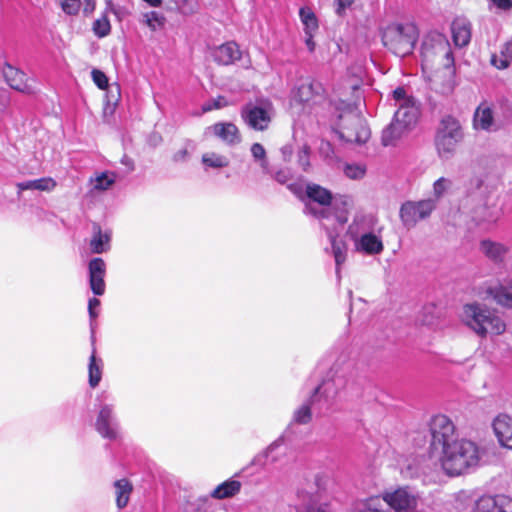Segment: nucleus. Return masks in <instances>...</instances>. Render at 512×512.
Wrapping results in <instances>:
<instances>
[{
    "label": "nucleus",
    "mask_w": 512,
    "mask_h": 512,
    "mask_svg": "<svg viewBox=\"0 0 512 512\" xmlns=\"http://www.w3.org/2000/svg\"><path fill=\"white\" fill-rule=\"evenodd\" d=\"M462 207L476 226L485 229L493 227L503 216L496 188L483 181L478 183L476 191L467 196Z\"/></svg>",
    "instance_id": "nucleus-1"
},
{
    "label": "nucleus",
    "mask_w": 512,
    "mask_h": 512,
    "mask_svg": "<svg viewBox=\"0 0 512 512\" xmlns=\"http://www.w3.org/2000/svg\"><path fill=\"white\" fill-rule=\"evenodd\" d=\"M449 476L461 475L476 467L480 461L478 446L466 439L454 440L433 457Z\"/></svg>",
    "instance_id": "nucleus-2"
},
{
    "label": "nucleus",
    "mask_w": 512,
    "mask_h": 512,
    "mask_svg": "<svg viewBox=\"0 0 512 512\" xmlns=\"http://www.w3.org/2000/svg\"><path fill=\"white\" fill-rule=\"evenodd\" d=\"M334 105L340 138L349 143H365L370 137V130L356 104L339 100Z\"/></svg>",
    "instance_id": "nucleus-3"
},
{
    "label": "nucleus",
    "mask_w": 512,
    "mask_h": 512,
    "mask_svg": "<svg viewBox=\"0 0 512 512\" xmlns=\"http://www.w3.org/2000/svg\"><path fill=\"white\" fill-rule=\"evenodd\" d=\"M462 322L479 336L487 334L499 335L505 331V323L491 309L479 303L463 306L461 312Z\"/></svg>",
    "instance_id": "nucleus-4"
},
{
    "label": "nucleus",
    "mask_w": 512,
    "mask_h": 512,
    "mask_svg": "<svg viewBox=\"0 0 512 512\" xmlns=\"http://www.w3.org/2000/svg\"><path fill=\"white\" fill-rule=\"evenodd\" d=\"M417 39V28L410 23L390 24L382 33L384 46L393 54L400 57H405L413 52Z\"/></svg>",
    "instance_id": "nucleus-5"
},
{
    "label": "nucleus",
    "mask_w": 512,
    "mask_h": 512,
    "mask_svg": "<svg viewBox=\"0 0 512 512\" xmlns=\"http://www.w3.org/2000/svg\"><path fill=\"white\" fill-rule=\"evenodd\" d=\"M463 130L458 120L448 116L441 120L435 136L438 156L443 160L451 159L463 139Z\"/></svg>",
    "instance_id": "nucleus-6"
},
{
    "label": "nucleus",
    "mask_w": 512,
    "mask_h": 512,
    "mask_svg": "<svg viewBox=\"0 0 512 512\" xmlns=\"http://www.w3.org/2000/svg\"><path fill=\"white\" fill-rule=\"evenodd\" d=\"M308 201L305 205V212L323 223L330 222L332 194L326 188L317 184H308L306 188Z\"/></svg>",
    "instance_id": "nucleus-7"
},
{
    "label": "nucleus",
    "mask_w": 512,
    "mask_h": 512,
    "mask_svg": "<svg viewBox=\"0 0 512 512\" xmlns=\"http://www.w3.org/2000/svg\"><path fill=\"white\" fill-rule=\"evenodd\" d=\"M421 55L425 66L437 62L448 67L454 62L450 43L442 34L427 38L422 45Z\"/></svg>",
    "instance_id": "nucleus-8"
},
{
    "label": "nucleus",
    "mask_w": 512,
    "mask_h": 512,
    "mask_svg": "<svg viewBox=\"0 0 512 512\" xmlns=\"http://www.w3.org/2000/svg\"><path fill=\"white\" fill-rule=\"evenodd\" d=\"M431 443L429 449V460L433 461L436 453L454 441L455 426L446 415H435L429 421Z\"/></svg>",
    "instance_id": "nucleus-9"
},
{
    "label": "nucleus",
    "mask_w": 512,
    "mask_h": 512,
    "mask_svg": "<svg viewBox=\"0 0 512 512\" xmlns=\"http://www.w3.org/2000/svg\"><path fill=\"white\" fill-rule=\"evenodd\" d=\"M394 512H424V503L414 489L405 486L385 493L381 498Z\"/></svg>",
    "instance_id": "nucleus-10"
},
{
    "label": "nucleus",
    "mask_w": 512,
    "mask_h": 512,
    "mask_svg": "<svg viewBox=\"0 0 512 512\" xmlns=\"http://www.w3.org/2000/svg\"><path fill=\"white\" fill-rule=\"evenodd\" d=\"M274 116L273 105L269 101L249 103L241 111V117L245 124L257 131L266 130Z\"/></svg>",
    "instance_id": "nucleus-11"
},
{
    "label": "nucleus",
    "mask_w": 512,
    "mask_h": 512,
    "mask_svg": "<svg viewBox=\"0 0 512 512\" xmlns=\"http://www.w3.org/2000/svg\"><path fill=\"white\" fill-rule=\"evenodd\" d=\"M393 98L396 102L395 105L398 106L393 119L411 130L417 122L419 106L414 98L408 96L405 89L401 87L393 91Z\"/></svg>",
    "instance_id": "nucleus-12"
},
{
    "label": "nucleus",
    "mask_w": 512,
    "mask_h": 512,
    "mask_svg": "<svg viewBox=\"0 0 512 512\" xmlns=\"http://www.w3.org/2000/svg\"><path fill=\"white\" fill-rule=\"evenodd\" d=\"M436 208V200L424 199L420 201H406L400 208V219L402 224L411 229L416 226L419 221L430 217Z\"/></svg>",
    "instance_id": "nucleus-13"
},
{
    "label": "nucleus",
    "mask_w": 512,
    "mask_h": 512,
    "mask_svg": "<svg viewBox=\"0 0 512 512\" xmlns=\"http://www.w3.org/2000/svg\"><path fill=\"white\" fill-rule=\"evenodd\" d=\"M479 251L497 268L507 267L510 255V246L507 244L487 238L480 241Z\"/></svg>",
    "instance_id": "nucleus-14"
},
{
    "label": "nucleus",
    "mask_w": 512,
    "mask_h": 512,
    "mask_svg": "<svg viewBox=\"0 0 512 512\" xmlns=\"http://www.w3.org/2000/svg\"><path fill=\"white\" fill-rule=\"evenodd\" d=\"M97 432L104 438L115 440L118 437V422L112 405H102L95 423Z\"/></svg>",
    "instance_id": "nucleus-15"
},
{
    "label": "nucleus",
    "mask_w": 512,
    "mask_h": 512,
    "mask_svg": "<svg viewBox=\"0 0 512 512\" xmlns=\"http://www.w3.org/2000/svg\"><path fill=\"white\" fill-rule=\"evenodd\" d=\"M1 73L10 88L24 94L34 92V87L31 85L27 75L19 68L5 62L1 67Z\"/></svg>",
    "instance_id": "nucleus-16"
},
{
    "label": "nucleus",
    "mask_w": 512,
    "mask_h": 512,
    "mask_svg": "<svg viewBox=\"0 0 512 512\" xmlns=\"http://www.w3.org/2000/svg\"><path fill=\"white\" fill-rule=\"evenodd\" d=\"M354 206L352 197L339 195L332 199L330 225L344 228L348 221V215Z\"/></svg>",
    "instance_id": "nucleus-17"
},
{
    "label": "nucleus",
    "mask_w": 512,
    "mask_h": 512,
    "mask_svg": "<svg viewBox=\"0 0 512 512\" xmlns=\"http://www.w3.org/2000/svg\"><path fill=\"white\" fill-rule=\"evenodd\" d=\"M322 227L326 231L331 243L332 254L336 263V272L339 274L340 266L346 261L347 257V245L342 239H339V235L343 228L332 226L330 223L325 222Z\"/></svg>",
    "instance_id": "nucleus-18"
},
{
    "label": "nucleus",
    "mask_w": 512,
    "mask_h": 512,
    "mask_svg": "<svg viewBox=\"0 0 512 512\" xmlns=\"http://www.w3.org/2000/svg\"><path fill=\"white\" fill-rule=\"evenodd\" d=\"M206 133L219 138L228 146H236L242 141L238 127L232 122L215 123L206 129Z\"/></svg>",
    "instance_id": "nucleus-19"
},
{
    "label": "nucleus",
    "mask_w": 512,
    "mask_h": 512,
    "mask_svg": "<svg viewBox=\"0 0 512 512\" xmlns=\"http://www.w3.org/2000/svg\"><path fill=\"white\" fill-rule=\"evenodd\" d=\"M474 512H512V498L505 495L483 496L477 500Z\"/></svg>",
    "instance_id": "nucleus-20"
},
{
    "label": "nucleus",
    "mask_w": 512,
    "mask_h": 512,
    "mask_svg": "<svg viewBox=\"0 0 512 512\" xmlns=\"http://www.w3.org/2000/svg\"><path fill=\"white\" fill-rule=\"evenodd\" d=\"M283 443L284 438L279 437L265 450L255 455L251 461V464L263 468L267 464H275L279 462L286 455L285 451L282 449Z\"/></svg>",
    "instance_id": "nucleus-21"
},
{
    "label": "nucleus",
    "mask_w": 512,
    "mask_h": 512,
    "mask_svg": "<svg viewBox=\"0 0 512 512\" xmlns=\"http://www.w3.org/2000/svg\"><path fill=\"white\" fill-rule=\"evenodd\" d=\"M89 284L95 295L101 296L105 292L106 264L101 258H93L88 265Z\"/></svg>",
    "instance_id": "nucleus-22"
},
{
    "label": "nucleus",
    "mask_w": 512,
    "mask_h": 512,
    "mask_svg": "<svg viewBox=\"0 0 512 512\" xmlns=\"http://www.w3.org/2000/svg\"><path fill=\"white\" fill-rule=\"evenodd\" d=\"M297 512H325L320 503V495L317 491L299 489L297 491Z\"/></svg>",
    "instance_id": "nucleus-23"
},
{
    "label": "nucleus",
    "mask_w": 512,
    "mask_h": 512,
    "mask_svg": "<svg viewBox=\"0 0 512 512\" xmlns=\"http://www.w3.org/2000/svg\"><path fill=\"white\" fill-rule=\"evenodd\" d=\"M493 430L499 443L512 449V418L506 414L498 415L493 421Z\"/></svg>",
    "instance_id": "nucleus-24"
},
{
    "label": "nucleus",
    "mask_w": 512,
    "mask_h": 512,
    "mask_svg": "<svg viewBox=\"0 0 512 512\" xmlns=\"http://www.w3.org/2000/svg\"><path fill=\"white\" fill-rule=\"evenodd\" d=\"M354 247L356 251L367 255L380 254L384 249L381 237L371 231L356 240Z\"/></svg>",
    "instance_id": "nucleus-25"
},
{
    "label": "nucleus",
    "mask_w": 512,
    "mask_h": 512,
    "mask_svg": "<svg viewBox=\"0 0 512 512\" xmlns=\"http://www.w3.org/2000/svg\"><path fill=\"white\" fill-rule=\"evenodd\" d=\"M212 55L217 63L230 65L241 58V51L237 43L231 41L216 47Z\"/></svg>",
    "instance_id": "nucleus-26"
},
{
    "label": "nucleus",
    "mask_w": 512,
    "mask_h": 512,
    "mask_svg": "<svg viewBox=\"0 0 512 512\" xmlns=\"http://www.w3.org/2000/svg\"><path fill=\"white\" fill-rule=\"evenodd\" d=\"M454 44L458 47H464L471 40V24L465 18H457L451 25Z\"/></svg>",
    "instance_id": "nucleus-27"
},
{
    "label": "nucleus",
    "mask_w": 512,
    "mask_h": 512,
    "mask_svg": "<svg viewBox=\"0 0 512 512\" xmlns=\"http://www.w3.org/2000/svg\"><path fill=\"white\" fill-rule=\"evenodd\" d=\"M473 125L477 130L491 131L494 129L493 111L488 103L478 106L474 113Z\"/></svg>",
    "instance_id": "nucleus-28"
},
{
    "label": "nucleus",
    "mask_w": 512,
    "mask_h": 512,
    "mask_svg": "<svg viewBox=\"0 0 512 512\" xmlns=\"http://www.w3.org/2000/svg\"><path fill=\"white\" fill-rule=\"evenodd\" d=\"M409 131V129L403 127L402 124L396 122L393 119L392 122L382 131V144L384 146H395L404 136L409 133Z\"/></svg>",
    "instance_id": "nucleus-29"
},
{
    "label": "nucleus",
    "mask_w": 512,
    "mask_h": 512,
    "mask_svg": "<svg viewBox=\"0 0 512 512\" xmlns=\"http://www.w3.org/2000/svg\"><path fill=\"white\" fill-rule=\"evenodd\" d=\"M344 386V379L341 376H335L331 379L324 380L315 390V395L312 397L314 402L319 397L331 399L335 397L338 390Z\"/></svg>",
    "instance_id": "nucleus-30"
},
{
    "label": "nucleus",
    "mask_w": 512,
    "mask_h": 512,
    "mask_svg": "<svg viewBox=\"0 0 512 512\" xmlns=\"http://www.w3.org/2000/svg\"><path fill=\"white\" fill-rule=\"evenodd\" d=\"M424 459L421 457H414L406 460L401 465V474L406 478L418 477L421 474H427L428 464H424Z\"/></svg>",
    "instance_id": "nucleus-31"
},
{
    "label": "nucleus",
    "mask_w": 512,
    "mask_h": 512,
    "mask_svg": "<svg viewBox=\"0 0 512 512\" xmlns=\"http://www.w3.org/2000/svg\"><path fill=\"white\" fill-rule=\"evenodd\" d=\"M56 187V181L51 177H44L35 180H28L17 184L18 190H38L50 192Z\"/></svg>",
    "instance_id": "nucleus-32"
},
{
    "label": "nucleus",
    "mask_w": 512,
    "mask_h": 512,
    "mask_svg": "<svg viewBox=\"0 0 512 512\" xmlns=\"http://www.w3.org/2000/svg\"><path fill=\"white\" fill-rule=\"evenodd\" d=\"M102 367L103 362L100 358L96 357V349L93 346L92 353L89 359V385L92 388H95L99 385L102 378Z\"/></svg>",
    "instance_id": "nucleus-33"
},
{
    "label": "nucleus",
    "mask_w": 512,
    "mask_h": 512,
    "mask_svg": "<svg viewBox=\"0 0 512 512\" xmlns=\"http://www.w3.org/2000/svg\"><path fill=\"white\" fill-rule=\"evenodd\" d=\"M110 234L108 232H102L100 227H94V234L90 241V247L92 252L101 254L109 249Z\"/></svg>",
    "instance_id": "nucleus-34"
},
{
    "label": "nucleus",
    "mask_w": 512,
    "mask_h": 512,
    "mask_svg": "<svg viewBox=\"0 0 512 512\" xmlns=\"http://www.w3.org/2000/svg\"><path fill=\"white\" fill-rule=\"evenodd\" d=\"M241 483L236 480L225 481L224 483L218 485L211 496L215 499H225L228 497H232L240 491Z\"/></svg>",
    "instance_id": "nucleus-35"
},
{
    "label": "nucleus",
    "mask_w": 512,
    "mask_h": 512,
    "mask_svg": "<svg viewBox=\"0 0 512 512\" xmlns=\"http://www.w3.org/2000/svg\"><path fill=\"white\" fill-rule=\"evenodd\" d=\"M116 493V503L118 508H124L129 501L132 486L126 479L117 480L114 484Z\"/></svg>",
    "instance_id": "nucleus-36"
},
{
    "label": "nucleus",
    "mask_w": 512,
    "mask_h": 512,
    "mask_svg": "<svg viewBox=\"0 0 512 512\" xmlns=\"http://www.w3.org/2000/svg\"><path fill=\"white\" fill-rule=\"evenodd\" d=\"M229 159L216 152H206L202 155V164L206 168L221 169L229 166Z\"/></svg>",
    "instance_id": "nucleus-37"
},
{
    "label": "nucleus",
    "mask_w": 512,
    "mask_h": 512,
    "mask_svg": "<svg viewBox=\"0 0 512 512\" xmlns=\"http://www.w3.org/2000/svg\"><path fill=\"white\" fill-rule=\"evenodd\" d=\"M368 231H370V227L367 221L364 218H355L348 226L346 234L355 243Z\"/></svg>",
    "instance_id": "nucleus-38"
},
{
    "label": "nucleus",
    "mask_w": 512,
    "mask_h": 512,
    "mask_svg": "<svg viewBox=\"0 0 512 512\" xmlns=\"http://www.w3.org/2000/svg\"><path fill=\"white\" fill-rule=\"evenodd\" d=\"M352 512H385L384 501L381 497H372L366 501L357 503Z\"/></svg>",
    "instance_id": "nucleus-39"
},
{
    "label": "nucleus",
    "mask_w": 512,
    "mask_h": 512,
    "mask_svg": "<svg viewBox=\"0 0 512 512\" xmlns=\"http://www.w3.org/2000/svg\"><path fill=\"white\" fill-rule=\"evenodd\" d=\"M453 181L450 178L440 177L433 183V196L434 200L443 197L447 192L452 189Z\"/></svg>",
    "instance_id": "nucleus-40"
},
{
    "label": "nucleus",
    "mask_w": 512,
    "mask_h": 512,
    "mask_svg": "<svg viewBox=\"0 0 512 512\" xmlns=\"http://www.w3.org/2000/svg\"><path fill=\"white\" fill-rule=\"evenodd\" d=\"M90 181L95 190L105 191L115 183V177L113 174L109 175V173L103 172Z\"/></svg>",
    "instance_id": "nucleus-41"
},
{
    "label": "nucleus",
    "mask_w": 512,
    "mask_h": 512,
    "mask_svg": "<svg viewBox=\"0 0 512 512\" xmlns=\"http://www.w3.org/2000/svg\"><path fill=\"white\" fill-rule=\"evenodd\" d=\"M300 18L305 27V32H315L318 28V22L315 14L309 8L300 9Z\"/></svg>",
    "instance_id": "nucleus-42"
},
{
    "label": "nucleus",
    "mask_w": 512,
    "mask_h": 512,
    "mask_svg": "<svg viewBox=\"0 0 512 512\" xmlns=\"http://www.w3.org/2000/svg\"><path fill=\"white\" fill-rule=\"evenodd\" d=\"M315 93L314 84L302 83L295 94V99L302 103L310 102Z\"/></svg>",
    "instance_id": "nucleus-43"
},
{
    "label": "nucleus",
    "mask_w": 512,
    "mask_h": 512,
    "mask_svg": "<svg viewBox=\"0 0 512 512\" xmlns=\"http://www.w3.org/2000/svg\"><path fill=\"white\" fill-rule=\"evenodd\" d=\"M251 154L253 158L259 162L261 168L268 172V161L266 158V151L260 143H254L251 147Z\"/></svg>",
    "instance_id": "nucleus-44"
},
{
    "label": "nucleus",
    "mask_w": 512,
    "mask_h": 512,
    "mask_svg": "<svg viewBox=\"0 0 512 512\" xmlns=\"http://www.w3.org/2000/svg\"><path fill=\"white\" fill-rule=\"evenodd\" d=\"M143 22L151 29L156 30L164 25L165 18L156 11H151L143 15Z\"/></svg>",
    "instance_id": "nucleus-45"
},
{
    "label": "nucleus",
    "mask_w": 512,
    "mask_h": 512,
    "mask_svg": "<svg viewBox=\"0 0 512 512\" xmlns=\"http://www.w3.org/2000/svg\"><path fill=\"white\" fill-rule=\"evenodd\" d=\"M93 31L100 38L107 36L111 31L109 19L106 16H102L95 20L93 24Z\"/></svg>",
    "instance_id": "nucleus-46"
},
{
    "label": "nucleus",
    "mask_w": 512,
    "mask_h": 512,
    "mask_svg": "<svg viewBox=\"0 0 512 512\" xmlns=\"http://www.w3.org/2000/svg\"><path fill=\"white\" fill-rule=\"evenodd\" d=\"M311 420V410L308 404H303L294 412L293 421L297 424H307Z\"/></svg>",
    "instance_id": "nucleus-47"
},
{
    "label": "nucleus",
    "mask_w": 512,
    "mask_h": 512,
    "mask_svg": "<svg viewBox=\"0 0 512 512\" xmlns=\"http://www.w3.org/2000/svg\"><path fill=\"white\" fill-rule=\"evenodd\" d=\"M365 172V168L359 164H347L344 168L345 175L354 180L363 178Z\"/></svg>",
    "instance_id": "nucleus-48"
},
{
    "label": "nucleus",
    "mask_w": 512,
    "mask_h": 512,
    "mask_svg": "<svg viewBox=\"0 0 512 512\" xmlns=\"http://www.w3.org/2000/svg\"><path fill=\"white\" fill-rule=\"evenodd\" d=\"M63 11L68 15H76L81 7L80 0H60Z\"/></svg>",
    "instance_id": "nucleus-49"
},
{
    "label": "nucleus",
    "mask_w": 512,
    "mask_h": 512,
    "mask_svg": "<svg viewBox=\"0 0 512 512\" xmlns=\"http://www.w3.org/2000/svg\"><path fill=\"white\" fill-rule=\"evenodd\" d=\"M310 148L304 145L298 152V164L304 170L308 171L310 168Z\"/></svg>",
    "instance_id": "nucleus-50"
},
{
    "label": "nucleus",
    "mask_w": 512,
    "mask_h": 512,
    "mask_svg": "<svg viewBox=\"0 0 512 512\" xmlns=\"http://www.w3.org/2000/svg\"><path fill=\"white\" fill-rule=\"evenodd\" d=\"M91 75L94 83L100 89H105L108 86V78L102 71L98 69H93Z\"/></svg>",
    "instance_id": "nucleus-51"
},
{
    "label": "nucleus",
    "mask_w": 512,
    "mask_h": 512,
    "mask_svg": "<svg viewBox=\"0 0 512 512\" xmlns=\"http://www.w3.org/2000/svg\"><path fill=\"white\" fill-rule=\"evenodd\" d=\"M227 105V101L224 97L219 96L216 99L210 100L203 105V111L208 112L213 109H220Z\"/></svg>",
    "instance_id": "nucleus-52"
},
{
    "label": "nucleus",
    "mask_w": 512,
    "mask_h": 512,
    "mask_svg": "<svg viewBox=\"0 0 512 512\" xmlns=\"http://www.w3.org/2000/svg\"><path fill=\"white\" fill-rule=\"evenodd\" d=\"M510 61L511 60L509 59V57L506 56L503 53V51L501 52L500 56L493 55L492 58H491L492 65L495 66L498 69H505V68H507Z\"/></svg>",
    "instance_id": "nucleus-53"
},
{
    "label": "nucleus",
    "mask_w": 512,
    "mask_h": 512,
    "mask_svg": "<svg viewBox=\"0 0 512 512\" xmlns=\"http://www.w3.org/2000/svg\"><path fill=\"white\" fill-rule=\"evenodd\" d=\"M100 306V300L97 298H91L88 302V313L91 320V326L93 327V321L98 316V313L96 312V308Z\"/></svg>",
    "instance_id": "nucleus-54"
},
{
    "label": "nucleus",
    "mask_w": 512,
    "mask_h": 512,
    "mask_svg": "<svg viewBox=\"0 0 512 512\" xmlns=\"http://www.w3.org/2000/svg\"><path fill=\"white\" fill-rule=\"evenodd\" d=\"M274 178L280 184H285L292 178V173L289 169H281L275 173Z\"/></svg>",
    "instance_id": "nucleus-55"
},
{
    "label": "nucleus",
    "mask_w": 512,
    "mask_h": 512,
    "mask_svg": "<svg viewBox=\"0 0 512 512\" xmlns=\"http://www.w3.org/2000/svg\"><path fill=\"white\" fill-rule=\"evenodd\" d=\"M189 158V150L187 147L179 149L173 155L174 162H185Z\"/></svg>",
    "instance_id": "nucleus-56"
},
{
    "label": "nucleus",
    "mask_w": 512,
    "mask_h": 512,
    "mask_svg": "<svg viewBox=\"0 0 512 512\" xmlns=\"http://www.w3.org/2000/svg\"><path fill=\"white\" fill-rule=\"evenodd\" d=\"M492 3L500 10L507 11L512 9V0H491Z\"/></svg>",
    "instance_id": "nucleus-57"
},
{
    "label": "nucleus",
    "mask_w": 512,
    "mask_h": 512,
    "mask_svg": "<svg viewBox=\"0 0 512 512\" xmlns=\"http://www.w3.org/2000/svg\"><path fill=\"white\" fill-rule=\"evenodd\" d=\"M95 9V0H84L83 3V12L85 14H90Z\"/></svg>",
    "instance_id": "nucleus-58"
},
{
    "label": "nucleus",
    "mask_w": 512,
    "mask_h": 512,
    "mask_svg": "<svg viewBox=\"0 0 512 512\" xmlns=\"http://www.w3.org/2000/svg\"><path fill=\"white\" fill-rule=\"evenodd\" d=\"M313 33L314 32H305V34H306L305 43L310 52L314 51V49H315V43L313 41Z\"/></svg>",
    "instance_id": "nucleus-59"
},
{
    "label": "nucleus",
    "mask_w": 512,
    "mask_h": 512,
    "mask_svg": "<svg viewBox=\"0 0 512 512\" xmlns=\"http://www.w3.org/2000/svg\"><path fill=\"white\" fill-rule=\"evenodd\" d=\"M121 163L128 168V172L134 170V162L130 157L124 155L121 159Z\"/></svg>",
    "instance_id": "nucleus-60"
},
{
    "label": "nucleus",
    "mask_w": 512,
    "mask_h": 512,
    "mask_svg": "<svg viewBox=\"0 0 512 512\" xmlns=\"http://www.w3.org/2000/svg\"><path fill=\"white\" fill-rule=\"evenodd\" d=\"M320 152L322 154H325L326 157L329 156L330 153H332V146L329 142H322L320 146Z\"/></svg>",
    "instance_id": "nucleus-61"
},
{
    "label": "nucleus",
    "mask_w": 512,
    "mask_h": 512,
    "mask_svg": "<svg viewBox=\"0 0 512 512\" xmlns=\"http://www.w3.org/2000/svg\"><path fill=\"white\" fill-rule=\"evenodd\" d=\"M503 53L512 61V39L504 46Z\"/></svg>",
    "instance_id": "nucleus-62"
},
{
    "label": "nucleus",
    "mask_w": 512,
    "mask_h": 512,
    "mask_svg": "<svg viewBox=\"0 0 512 512\" xmlns=\"http://www.w3.org/2000/svg\"><path fill=\"white\" fill-rule=\"evenodd\" d=\"M338 1V12H340L341 9H345L352 5L353 0H337Z\"/></svg>",
    "instance_id": "nucleus-63"
},
{
    "label": "nucleus",
    "mask_w": 512,
    "mask_h": 512,
    "mask_svg": "<svg viewBox=\"0 0 512 512\" xmlns=\"http://www.w3.org/2000/svg\"><path fill=\"white\" fill-rule=\"evenodd\" d=\"M439 91L443 94L450 93L452 91V86L450 84L443 86Z\"/></svg>",
    "instance_id": "nucleus-64"
}]
</instances>
